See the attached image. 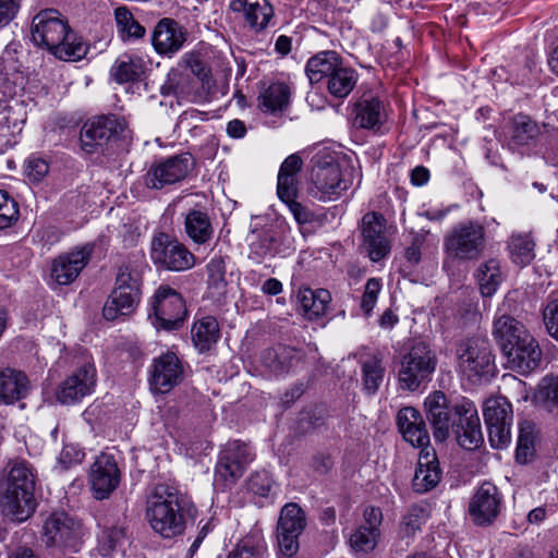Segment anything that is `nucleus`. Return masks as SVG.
I'll list each match as a JSON object with an SVG mask.
<instances>
[{"label": "nucleus", "instance_id": "1", "mask_svg": "<svg viewBox=\"0 0 558 558\" xmlns=\"http://www.w3.org/2000/svg\"><path fill=\"white\" fill-rule=\"evenodd\" d=\"M424 405L435 440L445 441L452 432L463 449L474 450L483 444L480 417L472 401L452 405L444 392L434 391L426 397Z\"/></svg>", "mask_w": 558, "mask_h": 558}, {"label": "nucleus", "instance_id": "2", "mask_svg": "<svg viewBox=\"0 0 558 558\" xmlns=\"http://www.w3.org/2000/svg\"><path fill=\"white\" fill-rule=\"evenodd\" d=\"M197 507L192 498L177 486L160 483L153 488L145 507V519L161 541L181 538L196 519Z\"/></svg>", "mask_w": 558, "mask_h": 558}, {"label": "nucleus", "instance_id": "3", "mask_svg": "<svg viewBox=\"0 0 558 558\" xmlns=\"http://www.w3.org/2000/svg\"><path fill=\"white\" fill-rule=\"evenodd\" d=\"M33 41L62 60H80L88 51L85 41L71 32L68 22L52 9L37 13L32 22Z\"/></svg>", "mask_w": 558, "mask_h": 558}, {"label": "nucleus", "instance_id": "4", "mask_svg": "<svg viewBox=\"0 0 558 558\" xmlns=\"http://www.w3.org/2000/svg\"><path fill=\"white\" fill-rule=\"evenodd\" d=\"M36 483L37 471L28 461H11L5 488L0 493L3 514L16 522L26 521L37 507Z\"/></svg>", "mask_w": 558, "mask_h": 558}, {"label": "nucleus", "instance_id": "5", "mask_svg": "<svg viewBox=\"0 0 558 558\" xmlns=\"http://www.w3.org/2000/svg\"><path fill=\"white\" fill-rule=\"evenodd\" d=\"M312 181L313 195L324 202L339 198L351 184L336 157L328 153L315 156Z\"/></svg>", "mask_w": 558, "mask_h": 558}, {"label": "nucleus", "instance_id": "6", "mask_svg": "<svg viewBox=\"0 0 558 558\" xmlns=\"http://www.w3.org/2000/svg\"><path fill=\"white\" fill-rule=\"evenodd\" d=\"M436 356L424 342H417L402 355L398 378L403 389L416 390L421 384L429 380L436 368Z\"/></svg>", "mask_w": 558, "mask_h": 558}, {"label": "nucleus", "instance_id": "7", "mask_svg": "<svg viewBox=\"0 0 558 558\" xmlns=\"http://www.w3.org/2000/svg\"><path fill=\"white\" fill-rule=\"evenodd\" d=\"M150 258L155 265L171 271H184L195 265V256L174 236L159 232L150 242Z\"/></svg>", "mask_w": 558, "mask_h": 558}, {"label": "nucleus", "instance_id": "8", "mask_svg": "<svg viewBox=\"0 0 558 558\" xmlns=\"http://www.w3.org/2000/svg\"><path fill=\"white\" fill-rule=\"evenodd\" d=\"M447 254L459 260H475L485 248V229L483 226L469 221L452 229L445 239Z\"/></svg>", "mask_w": 558, "mask_h": 558}, {"label": "nucleus", "instance_id": "9", "mask_svg": "<svg viewBox=\"0 0 558 558\" xmlns=\"http://www.w3.org/2000/svg\"><path fill=\"white\" fill-rule=\"evenodd\" d=\"M458 368L470 380L490 373L493 355L489 342L481 337L462 340L457 348Z\"/></svg>", "mask_w": 558, "mask_h": 558}, {"label": "nucleus", "instance_id": "10", "mask_svg": "<svg viewBox=\"0 0 558 558\" xmlns=\"http://www.w3.org/2000/svg\"><path fill=\"white\" fill-rule=\"evenodd\" d=\"M194 167V158L184 153L174 155L149 166L143 177L148 189L160 190L183 181Z\"/></svg>", "mask_w": 558, "mask_h": 558}, {"label": "nucleus", "instance_id": "11", "mask_svg": "<svg viewBox=\"0 0 558 558\" xmlns=\"http://www.w3.org/2000/svg\"><path fill=\"white\" fill-rule=\"evenodd\" d=\"M483 415L490 446L496 449L506 448L511 440V404L505 397L489 398L484 403Z\"/></svg>", "mask_w": 558, "mask_h": 558}, {"label": "nucleus", "instance_id": "12", "mask_svg": "<svg viewBox=\"0 0 558 558\" xmlns=\"http://www.w3.org/2000/svg\"><path fill=\"white\" fill-rule=\"evenodd\" d=\"M306 527V515L294 502L287 504L280 511L277 524V543L279 554L291 558L300 547L299 538Z\"/></svg>", "mask_w": 558, "mask_h": 558}, {"label": "nucleus", "instance_id": "13", "mask_svg": "<svg viewBox=\"0 0 558 558\" xmlns=\"http://www.w3.org/2000/svg\"><path fill=\"white\" fill-rule=\"evenodd\" d=\"M185 376L182 360L173 352H166L153 360L149 387L154 393L165 395L179 386Z\"/></svg>", "mask_w": 558, "mask_h": 558}, {"label": "nucleus", "instance_id": "14", "mask_svg": "<svg viewBox=\"0 0 558 558\" xmlns=\"http://www.w3.org/2000/svg\"><path fill=\"white\" fill-rule=\"evenodd\" d=\"M156 326L167 330L178 329L185 317L186 307L179 292L168 286H160L151 303Z\"/></svg>", "mask_w": 558, "mask_h": 558}, {"label": "nucleus", "instance_id": "15", "mask_svg": "<svg viewBox=\"0 0 558 558\" xmlns=\"http://www.w3.org/2000/svg\"><path fill=\"white\" fill-rule=\"evenodd\" d=\"M502 497L490 482H484L475 490L469 502V513L474 524L486 526L493 524L501 512Z\"/></svg>", "mask_w": 558, "mask_h": 558}, {"label": "nucleus", "instance_id": "16", "mask_svg": "<svg viewBox=\"0 0 558 558\" xmlns=\"http://www.w3.org/2000/svg\"><path fill=\"white\" fill-rule=\"evenodd\" d=\"M126 128L128 123L122 117L114 114L98 117L83 126L81 131L82 148L92 154L111 137L122 134Z\"/></svg>", "mask_w": 558, "mask_h": 558}, {"label": "nucleus", "instance_id": "17", "mask_svg": "<svg viewBox=\"0 0 558 558\" xmlns=\"http://www.w3.org/2000/svg\"><path fill=\"white\" fill-rule=\"evenodd\" d=\"M93 251V244H84L56 257L50 268L51 279L60 286L72 283L89 263Z\"/></svg>", "mask_w": 558, "mask_h": 558}, {"label": "nucleus", "instance_id": "18", "mask_svg": "<svg viewBox=\"0 0 558 558\" xmlns=\"http://www.w3.org/2000/svg\"><path fill=\"white\" fill-rule=\"evenodd\" d=\"M45 543L48 546L76 550L82 537L81 523L65 512H54L45 522Z\"/></svg>", "mask_w": 558, "mask_h": 558}, {"label": "nucleus", "instance_id": "19", "mask_svg": "<svg viewBox=\"0 0 558 558\" xmlns=\"http://www.w3.org/2000/svg\"><path fill=\"white\" fill-rule=\"evenodd\" d=\"M383 512L376 507H366L362 523L350 534L349 544L355 555L373 551L380 537Z\"/></svg>", "mask_w": 558, "mask_h": 558}, {"label": "nucleus", "instance_id": "20", "mask_svg": "<svg viewBox=\"0 0 558 558\" xmlns=\"http://www.w3.org/2000/svg\"><path fill=\"white\" fill-rule=\"evenodd\" d=\"M96 369L92 364H85L75 369L64 379L57 390V400L62 404H74L94 391Z\"/></svg>", "mask_w": 558, "mask_h": 558}, {"label": "nucleus", "instance_id": "21", "mask_svg": "<svg viewBox=\"0 0 558 558\" xmlns=\"http://www.w3.org/2000/svg\"><path fill=\"white\" fill-rule=\"evenodd\" d=\"M121 472L116 459L102 453L93 463L89 473V483L96 499H105L119 486Z\"/></svg>", "mask_w": 558, "mask_h": 558}, {"label": "nucleus", "instance_id": "22", "mask_svg": "<svg viewBox=\"0 0 558 558\" xmlns=\"http://www.w3.org/2000/svg\"><path fill=\"white\" fill-rule=\"evenodd\" d=\"M504 354L509 368L521 375L534 372L542 363V350L531 333L524 335L519 343L508 348Z\"/></svg>", "mask_w": 558, "mask_h": 558}, {"label": "nucleus", "instance_id": "23", "mask_svg": "<svg viewBox=\"0 0 558 558\" xmlns=\"http://www.w3.org/2000/svg\"><path fill=\"white\" fill-rule=\"evenodd\" d=\"M186 37L187 33L179 22L166 17L155 26L151 44L158 54L171 58L183 48Z\"/></svg>", "mask_w": 558, "mask_h": 558}, {"label": "nucleus", "instance_id": "24", "mask_svg": "<svg viewBox=\"0 0 558 558\" xmlns=\"http://www.w3.org/2000/svg\"><path fill=\"white\" fill-rule=\"evenodd\" d=\"M385 219L376 213H367L362 218L363 245L373 262L384 258L390 251L385 234Z\"/></svg>", "mask_w": 558, "mask_h": 558}, {"label": "nucleus", "instance_id": "25", "mask_svg": "<svg viewBox=\"0 0 558 558\" xmlns=\"http://www.w3.org/2000/svg\"><path fill=\"white\" fill-rule=\"evenodd\" d=\"M353 126L378 132L387 120L384 102L376 96L363 95L353 106Z\"/></svg>", "mask_w": 558, "mask_h": 558}, {"label": "nucleus", "instance_id": "26", "mask_svg": "<svg viewBox=\"0 0 558 558\" xmlns=\"http://www.w3.org/2000/svg\"><path fill=\"white\" fill-rule=\"evenodd\" d=\"M229 9L233 13H241L250 28L256 33L265 31L275 16L268 0H231Z\"/></svg>", "mask_w": 558, "mask_h": 558}, {"label": "nucleus", "instance_id": "27", "mask_svg": "<svg viewBox=\"0 0 558 558\" xmlns=\"http://www.w3.org/2000/svg\"><path fill=\"white\" fill-rule=\"evenodd\" d=\"M397 425L407 442L422 449L430 448L426 424L416 409L412 407L402 408L397 414Z\"/></svg>", "mask_w": 558, "mask_h": 558}, {"label": "nucleus", "instance_id": "28", "mask_svg": "<svg viewBox=\"0 0 558 558\" xmlns=\"http://www.w3.org/2000/svg\"><path fill=\"white\" fill-rule=\"evenodd\" d=\"M441 478L438 458L433 448H423L418 456L417 468L412 481L413 489L426 493L437 486Z\"/></svg>", "mask_w": 558, "mask_h": 558}, {"label": "nucleus", "instance_id": "29", "mask_svg": "<svg viewBox=\"0 0 558 558\" xmlns=\"http://www.w3.org/2000/svg\"><path fill=\"white\" fill-rule=\"evenodd\" d=\"M27 392L28 379L24 373L12 368L0 372V404H13Z\"/></svg>", "mask_w": 558, "mask_h": 558}, {"label": "nucleus", "instance_id": "30", "mask_svg": "<svg viewBox=\"0 0 558 558\" xmlns=\"http://www.w3.org/2000/svg\"><path fill=\"white\" fill-rule=\"evenodd\" d=\"M141 300V292H129L113 289L105 302L102 316L107 320H116L132 314Z\"/></svg>", "mask_w": 558, "mask_h": 558}, {"label": "nucleus", "instance_id": "31", "mask_svg": "<svg viewBox=\"0 0 558 558\" xmlns=\"http://www.w3.org/2000/svg\"><path fill=\"white\" fill-rule=\"evenodd\" d=\"M524 335H529L525 327L509 315H500L494 322L493 336L502 352L511 345L519 343V340L524 338Z\"/></svg>", "mask_w": 558, "mask_h": 558}, {"label": "nucleus", "instance_id": "32", "mask_svg": "<svg viewBox=\"0 0 558 558\" xmlns=\"http://www.w3.org/2000/svg\"><path fill=\"white\" fill-rule=\"evenodd\" d=\"M541 134V126L526 114H517L509 125V145L512 148L530 146Z\"/></svg>", "mask_w": 558, "mask_h": 558}, {"label": "nucleus", "instance_id": "33", "mask_svg": "<svg viewBox=\"0 0 558 558\" xmlns=\"http://www.w3.org/2000/svg\"><path fill=\"white\" fill-rule=\"evenodd\" d=\"M300 310L308 319L318 318L326 314L331 295L328 290L301 288L296 294Z\"/></svg>", "mask_w": 558, "mask_h": 558}, {"label": "nucleus", "instance_id": "34", "mask_svg": "<svg viewBox=\"0 0 558 558\" xmlns=\"http://www.w3.org/2000/svg\"><path fill=\"white\" fill-rule=\"evenodd\" d=\"M184 231L195 244L202 245L211 240L214 227L206 211L191 209L184 217Z\"/></svg>", "mask_w": 558, "mask_h": 558}, {"label": "nucleus", "instance_id": "35", "mask_svg": "<svg viewBox=\"0 0 558 558\" xmlns=\"http://www.w3.org/2000/svg\"><path fill=\"white\" fill-rule=\"evenodd\" d=\"M340 63L339 54L331 50L322 51L310 58L305 71L311 84L319 83L325 77L329 78Z\"/></svg>", "mask_w": 558, "mask_h": 558}, {"label": "nucleus", "instance_id": "36", "mask_svg": "<svg viewBox=\"0 0 558 558\" xmlns=\"http://www.w3.org/2000/svg\"><path fill=\"white\" fill-rule=\"evenodd\" d=\"M475 278L483 296L494 295L504 281L500 262L496 258H489L482 263L475 271Z\"/></svg>", "mask_w": 558, "mask_h": 558}, {"label": "nucleus", "instance_id": "37", "mask_svg": "<svg viewBox=\"0 0 558 558\" xmlns=\"http://www.w3.org/2000/svg\"><path fill=\"white\" fill-rule=\"evenodd\" d=\"M145 70L146 62L142 57L124 53L116 60L111 73L118 83H128L140 80Z\"/></svg>", "mask_w": 558, "mask_h": 558}, {"label": "nucleus", "instance_id": "38", "mask_svg": "<svg viewBox=\"0 0 558 558\" xmlns=\"http://www.w3.org/2000/svg\"><path fill=\"white\" fill-rule=\"evenodd\" d=\"M295 350L286 345H278L265 350L262 354V363L275 375L288 373L295 362Z\"/></svg>", "mask_w": 558, "mask_h": 558}, {"label": "nucleus", "instance_id": "39", "mask_svg": "<svg viewBox=\"0 0 558 558\" xmlns=\"http://www.w3.org/2000/svg\"><path fill=\"white\" fill-rule=\"evenodd\" d=\"M191 336L195 348L199 352L208 351L220 337L216 318L206 316L195 322L191 330Z\"/></svg>", "mask_w": 558, "mask_h": 558}, {"label": "nucleus", "instance_id": "40", "mask_svg": "<svg viewBox=\"0 0 558 558\" xmlns=\"http://www.w3.org/2000/svg\"><path fill=\"white\" fill-rule=\"evenodd\" d=\"M290 88L284 83H272L258 96V107L265 112L281 111L289 105Z\"/></svg>", "mask_w": 558, "mask_h": 558}, {"label": "nucleus", "instance_id": "41", "mask_svg": "<svg viewBox=\"0 0 558 558\" xmlns=\"http://www.w3.org/2000/svg\"><path fill=\"white\" fill-rule=\"evenodd\" d=\"M357 77L359 75L353 69L344 68L340 64L329 76L327 88L332 96L344 98L355 87Z\"/></svg>", "mask_w": 558, "mask_h": 558}, {"label": "nucleus", "instance_id": "42", "mask_svg": "<svg viewBox=\"0 0 558 558\" xmlns=\"http://www.w3.org/2000/svg\"><path fill=\"white\" fill-rule=\"evenodd\" d=\"M143 267L131 262L122 264L117 271L114 289L141 292Z\"/></svg>", "mask_w": 558, "mask_h": 558}, {"label": "nucleus", "instance_id": "43", "mask_svg": "<svg viewBox=\"0 0 558 558\" xmlns=\"http://www.w3.org/2000/svg\"><path fill=\"white\" fill-rule=\"evenodd\" d=\"M385 368L381 359L372 355L362 363V380L364 389L369 393H375L383 383Z\"/></svg>", "mask_w": 558, "mask_h": 558}, {"label": "nucleus", "instance_id": "44", "mask_svg": "<svg viewBox=\"0 0 558 558\" xmlns=\"http://www.w3.org/2000/svg\"><path fill=\"white\" fill-rule=\"evenodd\" d=\"M534 242L527 234L512 235L509 248L513 263L520 266L529 265L535 257Z\"/></svg>", "mask_w": 558, "mask_h": 558}, {"label": "nucleus", "instance_id": "45", "mask_svg": "<svg viewBox=\"0 0 558 558\" xmlns=\"http://www.w3.org/2000/svg\"><path fill=\"white\" fill-rule=\"evenodd\" d=\"M227 558H268L267 547L260 539L245 536L232 548Z\"/></svg>", "mask_w": 558, "mask_h": 558}, {"label": "nucleus", "instance_id": "46", "mask_svg": "<svg viewBox=\"0 0 558 558\" xmlns=\"http://www.w3.org/2000/svg\"><path fill=\"white\" fill-rule=\"evenodd\" d=\"M114 17L122 38H142L145 35V28L134 20L133 14L125 8L119 7L114 10Z\"/></svg>", "mask_w": 558, "mask_h": 558}, {"label": "nucleus", "instance_id": "47", "mask_svg": "<svg viewBox=\"0 0 558 558\" xmlns=\"http://www.w3.org/2000/svg\"><path fill=\"white\" fill-rule=\"evenodd\" d=\"M220 454L226 457V460L236 463V465L243 471H245L247 465L254 459V454L250 447L239 440L228 442L221 450Z\"/></svg>", "mask_w": 558, "mask_h": 558}, {"label": "nucleus", "instance_id": "48", "mask_svg": "<svg viewBox=\"0 0 558 558\" xmlns=\"http://www.w3.org/2000/svg\"><path fill=\"white\" fill-rule=\"evenodd\" d=\"M207 284L215 293L221 294L227 286L226 281V264L221 256H215L206 266Z\"/></svg>", "mask_w": 558, "mask_h": 558}, {"label": "nucleus", "instance_id": "49", "mask_svg": "<svg viewBox=\"0 0 558 558\" xmlns=\"http://www.w3.org/2000/svg\"><path fill=\"white\" fill-rule=\"evenodd\" d=\"M248 257L255 263H260L265 256L271 253L272 238L266 231L253 232L248 238Z\"/></svg>", "mask_w": 558, "mask_h": 558}, {"label": "nucleus", "instance_id": "50", "mask_svg": "<svg viewBox=\"0 0 558 558\" xmlns=\"http://www.w3.org/2000/svg\"><path fill=\"white\" fill-rule=\"evenodd\" d=\"M17 218V203L7 191L0 190V229L11 227Z\"/></svg>", "mask_w": 558, "mask_h": 558}, {"label": "nucleus", "instance_id": "51", "mask_svg": "<svg viewBox=\"0 0 558 558\" xmlns=\"http://www.w3.org/2000/svg\"><path fill=\"white\" fill-rule=\"evenodd\" d=\"M48 161L36 155L29 156L24 162V174L32 183L40 182L49 173Z\"/></svg>", "mask_w": 558, "mask_h": 558}, {"label": "nucleus", "instance_id": "52", "mask_svg": "<svg viewBox=\"0 0 558 558\" xmlns=\"http://www.w3.org/2000/svg\"><path fill=\"white\" fill-rule=\"evenodd\" d=\"M534 456V436L531 426L521 427L518 437L515 459L519 463L529 462Z\"/></svg>", "mask_w": 558, "mask_h": 558}, {"label": "nucleus", "instance_id": "53", "mask_svg": "<svg viewBox=\"0 0 558 558\" xmlns=\"http://www.w3.org/2000/svg\"><path fill=\"white\" fill-rule=\"evenodd\" d=\"M244 471L231 461L226 460V457L219 454V460L216 465L217 481H223L226 487L235 483L238 478L243 475Z\"/></svg>", "mask_w": 558, "mask_h": 558}, {"label": "nucleus", "instance_id": "54", "mask_svg": "<svg viewBox=\"0 0 558 558\" xmlns=\"http://www.w3.org/2000/svg\"><path fill=\"white\" fill-rule=\"evenodd\" d=\"M84 458L85 453L77 445L68 444L63 446L59 454L58 465L60 470L64 471L80 464Z\"/></svg>", "mask_w": 558, "mask_h": 558}, {"label": "nucleus", "instance_id": "55", "mask_svg": "<svg viewBox=\"0 0 558 558\" xmlns=\"http://www.w3.org/2000/svg\"><path fill=\"white\" fill-rule=\"evenodd\" d=\"M299 193V178L277 177V195L282 202H291Z\"/></svg>", "mask_w": 558, "mask_h": 558}, {"label": "nucleus", "instance_id": "56", "mask_svg": "<svg viewBox=\"0 0 558 558\" xmlns=\"http://www.w3.org/2000/svg\"><path fill=\"white\" fill-rule=\"evenodd\" d=\"M381 283L380 280L377 278H371L367 280L365 284V291L362 296L361 301V307L364 311L365 314H369L378 298V293L380 292Z\"/></svg>", "mask_w": 558, "mask_h": 558}, {"label": "nucleus", "instance_id": "57", "mask_svg": "<svg viewBox=\"0 0 558 558\" xmlns=\"http://www.w3.org/2000/svg\"><path fill=\"white\" fill-rule=\"evenodd\" d=\"M272 480L268 472H255L248 480V489L255 495L265 497L270 492Z\"/></svg>", "mask_w": 558, "mask_h": 558}, {"label": "nucleus", "instance_id": "58", "mask_svg": "<svg viewBox=\"0 0 558 558\" xmlns=\"http://www.w3.org/2000/svg\"><path fill=\"white\" fill-rule=\"evenodd\" d=\"M539 395L548 401L551 410L558 413V376L545 377L539 385Z\"/></svg>", "mask_w": 558, "mask_h": 558}, {"label": "nucleus", "instance_id": "59", "mask_svg": "<svg viewBox=\"0 0 558 558\" xmlns=\"http://www.w3.org/2000/svg\"><path fill=\"white\" fill-rule=\"evenodd\" d=\"M22 0H0V28L9 25L17 15Z\"/></svg>", "mask_w": 558, "mask_h": 558}, {"label": "nucleus", "instance_id": "60", "mask_svg": "<svg viewBox=\"0 0 558 558\" xmlns=\"http://www.w3.org/2000/svg\"><path fill=\"white\" fill-rule=\"evenodd\" d=\"M423 518V510L418 508H412L407 515L403 518L402 522V533L405 536L413 535L416 531L421 529Z\"/></svg>", "mask_w": 558, "mask_h": 558}, {"label": "nucleus", "instance_id": "61", "mask_svg": "<svg viewBox=\"0 0 558 558\" xmlns=\"http://www.w3.org/2000/svg\"><path fill=\"white\" fill-rule=\"evenodd\" d=\"M289 207V210L293 215L294 219L299 225L311 223L315 220V214L301 203L292 198L291 202H283Z\"/></svg>", "mask_w": 558, "mask_h": 558}, {"label": "nucleus", "instance_id": "62", "mask_svg": "<svg viewBox=\"0 0 558 558\" xmlns=\"http://www.w3.org/2000/svg\"><path fill=\"white\" fill-rule=\"evenodd\" d=\"M544 323L548 333L558 340V301L550 302L544 310Z\"/></svg>", "mask_w": 558, "mask_h": 558}, {"label": "nucleus", "instance_id": "63", "mask_svg": "<svg viewBox=\"0 0 558 558\" xmlns=\"http://www.w3.org/2000/svg\"><path fill=\"white\" fill-rule=\"evenodd\" d=\"M182 62L185 64L186 68L191 70V72L194 75H196L202 81H204L208 76L209 70L205 66L204 62L201 60L197 53H185L182 57Z\"/></svg>", "mask_w": 558, "mask_h": 558}, {"label": "nucleus", "instance_id": "64", "mask_svg": "<svg viewBox=\"0 0 558 558\" xmlns=\"http://www.w3.org/2000/svg\"><path fill=\"white\" fill-rule=\"evenodd\" d=\"M303 166L302 158L298 154H292L288 156L280 166L278 175L279 177H288L292 175L294 178H299V172L301 171Z\"/></svg>", "mask_w": 558, "mask_h": 558}]
</instances>
